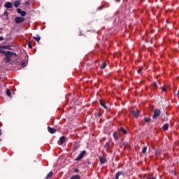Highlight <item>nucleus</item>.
<instances>
[{
    "label": "nucleus",
    "mask_w": 179,
    "mask_h": 179,
    "mask_svg": "<svg viewBox=\"0 0 179 179\" xmlns=\"http://www.w3.org/2000/svg\"><path fill=\"white\" fill-rule=\"evenodd\" d=\"M13 57H16V53L13 52L8 51V53H6V58L4 59L6 64L10 62Z\"/></svg>",
    "instance_id": "1"
},
{
    "label": "nucleus",
    "mask_w": 179,
    "mask_h": 179,
    "mask_svg": "<svg viewBox=\"0 0 179 179\" xmlns=\"http://www.w3.org/2000/svg\"><path fill=\"white\" fill-rule=\"evenodd\" d=\"M160 114H162V112L160 111V110L159 109H155L154 110V115L152 116V117L156 120V118H159V117H160Z\"/></svg>",
    "instance_id": "2"
},
{
    "label": "nucleus",
    "mask_w": 179,
    "mask_h": 179,
    "mask_svg": "<svg viewBox=\"0 0 179 179\" xmlns=\"http://www.w3.org/2000/svg\"><path fill=\"white\" fill-rule=\"evenodd\" d=\"M85 155H86V151L85 150L82 151L76 159V162H79V160H81V159L83 158V156H85Z\"/></svg>",
    "instance_id": "3"
},
{
    "label": "nucleus",
    "mask_w": 179,
    "mask_h": 179,
    "mask_svg": "<svg viewBox=\"0 0 179 179\" xmlns=\"http://www.w3.org/2000/svg\"><path fill=\"white\" fill-rule=\"evenodd\" d=\"M15 23L19 24V23H23L24 22V18L21 17H17L15 19Z\"/></svg>",
    "instance_id": "4"
},
{
    "label": "nucleus",
    "mask_w": 179,
    "mask_h": 179,
    "mask_svg": "<svg viewBox=\"0 0 179 179\" xmlns=\"http://www.w3.org/2000/svg\"><path fill=\"white\" fill-rule=\"evenodd\" d=\"M120 137H121V134H120V132L113 133V138L115 141H118V139H120Z\"/></svg>",
    "instance_id": "5"
},
{
    "label": "nucleus",
    "mask_w": 179,
    "mask_h": 179,
    "mask_svg": "<svg viewBox=\"0 0 179 179\" xmlns=\"http://www.w3.org/2000/svg\"><path fill=\"white\" fill-rule=\"evenodd\" d=\"M17 13H20V15H21V16H22V17H24L27 15L26 12L22 11V10L20 8H17Z\"/></svg>",
    "instance_id": "6"
},
{
    "label": "nucleus",
    "mask_w": 179,
    "mask_h": 179,
    "mask_svg": "<svg viewBox=\"0 0 179 179\" xmlns=\"http://www.w3.org/2000/svg\"><path fill=\"white\" fill-rule=\"evenodd\" d=\"M4 8H6L7 9H10V8H12V3H10V2H6L4 3Z\"/></svg>",
    "instance_id": "7"
},
{
    "label": "nucleus",
    "mask_w": 179,
    "mask_h": 179,
    "mask_svg": "<svg viewBox=\"0 0 179 179\" xmlns=\"http://www.w3.org/2000/svg\"><path fill=\"white\" fill-rule=\"evenodd\" d=\"M124 171H118L115 174V179H120V176H124Z\"/></svg>",
    "instance_id": "8"
},
{
    "label": "nucleus",
    "mask_w": 179,
    "mask_h": 179,
    "mask_svg": "<svg viewBox=\"0 0 179 179\" xmlns=\"http://www.w3.org/2000/svg\"><path fill=\"white\" fill-rule=\"evenodd\" d=\"M48 131L50 132V134H55V132H57V130L54 128L50 127H48Z\"/></svg>",
    "instance_id": "9"
},
{
    "label": "nucleus",
    "mask_w": 179,
    "mask_h": 179,
    "mask_svg": "<svg viewBox=\"0 0 179 179\" xmlns=\"http://www.w3.org/2000/svg\"><path fill=\"white\" fill-rule=\"evenodd\" d=\"M64 142H65V136L60 137L59 145H64Z\"/></svg>",
    "instance_id": "10"
},
{
    "label": "nucleus",
    "mask_w": 179,
    "mask_h": 179,
    "mask_svg": "<svg viewBox=\"0 0 179 179\" xmlns=\"http://www.w3.org/2000/svg\"><path fill=\"white\" fill-rule=\"evenodd\" d=\"M20 5V0H17L14 2L15 8H18Z\"/></svg>",
    "instance_id": "11"
},
{
    "label": "nucleus",
    "mask_w": 179,
    "mask_h": 179,
    "mask_svg": "<svg viewBox=\"0 0 179 179\" xmlns=\"http://www.w3.org/2000/svg\"><path fill=\"white\" fill-rule=\"evenodd\" d=\"M100 163L104 164L106 163V158L104 157H99Z\"/></svg>",
    "instance_id": "12"
},
{
    "label": "nucleus",
    "mask_w": 179,
    "mask_h": 179,
    "mask_svg": "<svg viewBox=\"0 0 179 179\" xmlns=\"http://www.w3.org/2000/svg\"><path fill=\"white\" fill-rule=\"evenodd\" d=\"M100 104L103 107V108L107 109V106H106V102H104V101L100 100Z\"/></svg>",
    "instance_id": "13"
},
{
    "label": "nucleus",
    "mask_w": 179,
    "mask_h": 179,
    "mask_svg": "<svg viewBox=\"0 0 179 179\" xmlns=\"http://www.w3.org/2000/svg\"><path fill=\"white\" fill-rule=\"evenodd\" d=\"M163 131H168L169 130V124H165L162 127Z\"/></svg>",
    "instance_id": "14"
},
{
    "label": "nucleus",
    "mask_w": 179,
    "mask_h": 179,
    "mask_svg": "<svg viewBox=\"0 0 179 179\" xmlns=\"http://www.w3.org/2000/svg\"><path fill=\"white\" fill-rule=\"evenodd\" d=\"M146 152H148V147L147 146H144L142 148V153L143 155H146Z\"/></svg>",
    "instance_id": "15"
},
{
    "label": "nucleus",
    "mask_w": 179,
    "mask_h": 179,
    "mask_svg": "<svg viewBox=\"0 0 179 179\" xmlns=\"http://www.w3.org/2000/svg\"><path fill=\"white\" fill-rule=\"evenodd\" d=\"M134 117H139V110L133 111Z\"/></svg>",
    "instance_id": "16"
},
{
    "label": "nucleus",
    "mask_w": 179,
    "mask_h": 179,
    "mask_svg": "<svg viewBox=\"0 0 179 179\" xmlns=\"http://www.w3.org/2000/svg\"><path fill=\"white\" fill-rule=\"evenodd\" d=\"M162 155V150H155V155L156 156H160Z\"/></svg>",
    "instance_id": "17"
},
{
    "label": "nucleus",
    "mask_w": 179,
    "mask_h": 179,
    "mask_svg": "<svg viewBox=\"0 0 179 179\" xmlns=\"http://www.w3.org/2000/svg\"><path fill=\"white\" fill-rule=\"evenodd\" d=\"M70 179H80V176L79 175H75L72 176Z\"/></svg>",
    "instance_id": "18"
},
{
    "label": "nucleus",
    "mask_w": 179,
    "mask_h": 179,
    "mask_svg": "<svg viewBox=\"0 0 179 179\" xmlns=\"http://www.w3.org/2000/svg\"><path fill=\"white\" fill-rule=\"evenodd\" d=\"M120 131H122V134H124V135H126V134H127V129H124V127H121Z\"/></svg>",
    "instance_id": "19"
},
{
    "label": "nucleus",
    "mask_w": 179,
    "mask_h": 179,
    "mask_svg": "<svg viewBox=\"0 0 179 179\" xmlns=\"http://www.w3.org/2000/svg\"><path fill=\"white\" fill-rule=\"evenodd\" d=\"M6 94H7V96H8V97H12L11 93H10V90H9V89H8L6 90Z\"/></svg>",
    "instance_id": "20"
},
{
    "label": "nucleus",
    "mask_w": 179,
    "mask_h": 179,
    "mask_svg": "<svg viewBox=\"0 0 179 179\" xmlns=\"http://www.w3.org/2000/svg\"><path fill=\"white\" fill-rule=\"evenodd\" d=\"M34 40H36V41H40V40H41V38L40 37V36H34Z\"/></svg>",
    "instance_id": "21"
},
{
    "label": "nucleus",
    "mask_w": 179,
    "mask_h": 179,
    "mask_svg": "<svg viewBox=\"0 0 179 179\" xmlns=\"http://www.w3.org/2000/svg\"><path fill=\"white\" fill-rule=\"evenodd\" d=\"M106 66H107V63L106 62H103L102 64V65L101 66V69H104V68H106Z\"/></svg>",
    "instance_id": "22"
},
{
    "label": "nucleus",
    "mask_w": 179,
    "mask_h": 179,
    "mask_svg": "<svg viewBox=\"0 0 179 179\" xmlns=\"http://www.w3.org/2000/svg\"><path fill=\"white\" fill-rule=\"evenodd\" d=\"M123 145L124 146V148H129V144L127 142L123 143Z\"/></svg>",
    "instance_id": "23"
},
{
    "label": "nucleus",
    "mask_w": 179,
    "mask_h": 179,
    "mask_svg": "<svg viewBox=\"0 0 179 179\" xmlns=\"http://www.w3.org/2000/svg\"><path fill=\"white\" fill-rule=\"evenodd\" d=\"M52 172H50L47 176H46V178H50V177H52Z\"/></svg>",
    "instance_id": "24"
},
{
    "label": "nucleus",
    "mask_w": 179,
    "mask_h": 179,
    "mask_svg": "<svg viewBox=\"0 0 179 179\" xmlns=\"http://www.w3.org/2000/svg\"><path fill=\"white\" fill-rule=\"evenodd\" d=\"M142 71H143V67H140L139 69L138 70V73H141Z\"/></svg>",
    "instance_id": "25"
},
{
    "label": "nucleus",
    "mask_w": 179,
    "mask_h": 179,
    "mask_svg": "<svg viewBox=\"0 0 179 179\" xmlns=\"http://www.w3.org/2000/svg\"><path fill=\"white\" fill-rule=\"evenodd\" d=\"M21 66H22L23 68H24V66H26V62H25V61H22V62H21Z\"/></svg>",
    "instance_id": "26"
},
{
    "label": "nucleus",
    "mask_w": 179,
    "mask_h": 179,
    "mask_svg": "<svg viewBox=\"0 0 179 179\" xmlns=\"http://www.w3.org/2000/svg\"><path fill=\"white\" fill-rule=\"evenodd\" d=\"M1 54H4V55L6 56V54H8V51L6 52V51H5V50H1Z\"/></svg>",
    "instance_id": "27"
},
{
    "label": "nucleus",
    "mask_w": 179,
    "mask_h": 179,
    "mask_svg": "<svg viewBox=\"0 0 179 179\" xmlns=\"http://www.w3.org/2000/svg\"><path fill=\"white\" fill-rule=\"evenodd\" d=\"M28 47H29V48H30V50H31V48H33V47L31 46V43H30V42H28Z\"/></svg>",
    "instance_id": "28"
},
{
    "label": "nucleus",
    "mask_w": 179,
    "mask_h": 179,
    "mask_svg": "<svg viewBox=\"0 0 179 179\" xmlns=\"http://www.w3.org/2000/svg\"><path fill=\"white\" fill-rule=\"evenodd\" d=\"M145 122H150V118H145Z\"/></svg>",
    "instance_id": "29"
},
{
    "label": "nucleus",
    "mask_w": 179,
    "mask_h": 179,
    "mask_svg": "<svg viewBox=\"0 0 179 179\" xmlns=\"http://www.w3.org/2000/svg\"><path fill=\"white\" fill-rule=\"evenodd\" d=\"M153 86L155 89H157V83H153Z\"/></svg>",
    "instance_id": "30"
},
{
    "label": "nucleus",
    "mask_w": 179,
    "mask_h": 179,
    "mask_svg": "<svg viewBox=\"0 0 179 179\" xmlns=\"http://www.w3.org/2000/svg\"><path fill=\"white\" fill-rule=\"evenodd\" d=\"M162 89L163 92H166V90H167V88L166 87V86L162 87Z\"/></svg>",
    "instance_id": "31"
},
{
    "label": "nucleus",
    "mask_w": 179,
    "mask_h": 179,
    "mask_svg": "<svg viewBox=\"0 0 179 179\" xmlns=\"http://www.w3.org/2000/svg\"><path fill=\"white\" fill-rule=\"evenodd\" d=\"M1 48H5V49H8V46H6V45H4V46H1Z\"/></svg>",
    "instance_id": "32"
},
{
    "label": "nucleus",
    "mask_w": 179,
    "mask_h": 179,
    "mask_svg": "<svg viewBox=\"0 0 179 179\" xmlns=\"http://www.w3.org/2000/svg\"><path fill=\"white\" fill-rule=\"evenodd\" d=\"M107 148H108V143H107L105 145V148L107 149Z\"/></svg>",
    "instance_id": "33"
},
{
    "label": "nucleus",
    "mask_w": 179,
    "mask_h": 179,
    "mask_svg": "<svg viewBox=\"0 0 179 179\" xmlns=\"http://www.w3.org/2000/svg\"><path fill=\"white\" fill-rule=\"evenodd\" d=\"M0 41H3V37L0 36Z\"/></svg>",
    "instance_id": "34"
},
{
    "label": "nucleus",
    "mask_w": 179,
    "mask_h": 179,
    "mask_svg": "<svg viewBox=\"0 0 179 179\" xmlns=\"http://www.w3.org/2000/svg\"><path fill=\"white\" fill-rule=\"evenodd\" d=\"M147 179H156V178H148Z\"/></svg>",
    "instance_id": "35"
},
{
    "label": "nucleus",
    "mask_w": 179,
    "mask_h": 179,
    "mask_svg": "<svg viewBox=\"0 0 179 179\" xmlns=\"http://www.w3.org/2000/svg\"><path fill=\"white\" fill-rule=\"evenodd\" d=\"M118 57V54H115V55H113V57Z\"/></svg>",
    "instance_id": "36"
},
{
    "label": "nucleus",
    "mask_w": 179,
    "mask_h": 179,
    "mask_svg": "<svg viewBox=\"0 0 179 179\" xmlns=\"http://www.w3.org/2000/svg\"><path fill=\"white\" fill-rule=\"evenodd\" d=\"M97 115H98V117H101V113H98Z\"/></svg>",
    "instance_id": "37"
},
{
    "label": "nucleus",
    "mask_w": 179,
    "mask_h": 179,
    "mask_svg": "<svg viewBox=\"0 0 179 179\" xmlns=\"http://www.w3.org/2000/svg\"><path fill=\"white\" fill-rule=\"evenodd\" d=\"M25 4L29 5V1H26Z\"/></svg>",
    "instance_id": "38"
},
{
    "label": "nucleus",
    "mask_w": 179,
    "mask_h": 179,
    "mask_svg": "<svg viewBox=\"0 0 179 179\" xmlns=\"http://www.w3.org/2000/svg\"><path fill=\"white\" fill-rule=\"evenodd\" d=\"M4 15H8V12L5 11Z\"/></svg>",
    "instance_id": "39"
},
{
    "label": "nucleus",
    "mask_w": 179,
    "mask_h": 179,
    "mask_svg": "<svg viewBox=\"0 0 179 179\" xmlns=\"http://www.w3.org/2000/svg\"><path fill=\"white\" fill-rule=\"evenodd\" d=\"M0 135H2V131H1V129H0Z\"/></svg>",
    "instance_id": "40"
},
{
    "label": "nucleus",
    "mask_w": 179,
    "mask_h": 179,
    "mask_svg": "<svg viewBox=\"0 0 179 179\" xmlns=\"http://www.w3.org/2000/svg\"><path fill=\"white\" fill-rule=\"evenodd\" d=\"M1 51H2V49L0 48V52H1Z\"/></svg>",
    "instance_id": "41"
},
{
    "label": "nucleus",
    "mask_w": 179,
    "mask_h": 179,
    "mask_svg": "<svg viewBox=\"0 0 179 179\" xmlns=\"http://www.w3.org/2000/svg\"><path fill=\"white\" fill-rule=\"evenodd\" d=\"M75 171H78V169H76Z\"/></svg>",
    "instance_id": "42"
},
{
    "label": "nucleus",
    "mask_w": 179,
    "mask_h": 179,
    "mask_svg": "<svg viewBox=\"0 0 179 179\" xmlns=\"http://www.w3.org/2000/svg\"><path fill=\"white\" fill-rule=\"evenodd\" d=\"M1 141H2L1 139H0V142H1Z\"/></svg>",
    "instance_id": "43"
}]
</instances>
